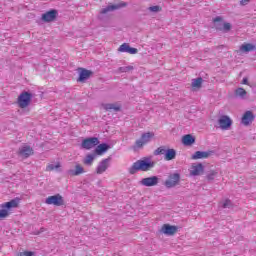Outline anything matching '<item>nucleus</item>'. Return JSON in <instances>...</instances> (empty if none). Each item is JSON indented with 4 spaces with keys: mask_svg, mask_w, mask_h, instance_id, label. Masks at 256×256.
<instances>
[{
    "mask_svg": "<svg viewBox=\"0 0 256 256\" xmlns=\"http://www.w3.org/2000/svg\"><path fill=\"white\" fill-rule=\"evenodd\" d=\"M153 167H155V162L152 161L149 157H144L134 162L128 171L130 175H135L137 171H151Z\"/></svg>",
    "mask_w": 256,
    "mask_h": 256,
    "instance_id": "nucleus-1",
    "label": "nucleus"
},
{
    "mask_svg": "<svg viewBox=\"0 0 256 256\" xmlns=\"http://www.w3.org/2000/svg\"><path fill=\"white\" fill-rule=\"evenodd\" d=\"M19 203H21V198L16 197L8 202H5L0 205V219H6L11 214L9 211L11 209H17L19 207Z\"/></svg>",
    "mask_w": 256,
    "mask_h": 256,
    "instance_id": "nucleus-2",
    "label": "nucleus"
},
{
    "mask_svg": "<svg viewBox=\"0 0 256 256\" xmlns=\"http://www.w3.org/2000/svg\"><path fill=\"white\" fill-rule=\"evenodd\" d=\"M214 29L220 31V33H229L233 29L231 23L226 22L222 16H216L212 19Z\"/></svg>",
    "mask_w": 256,
    "mask_h": 256,
    "instance_id": "nucleus-3",
    "label": "nucleus"
},
{
    "mask_svg": "<svg viewBox=\"0 0 256 256\" xmlns=\"http://www.w3.org/2000/svg\"><path fill=\"white\" fill-rule=\"evenodd\" d=\"M33 97L35 94L31 91H22L17 98V104L20 109H25L31 105V101H33Z\"/></svg>",
    "mask_w": 256,
    "mask_h": 256,
    "instance_id": "nucleus-4",
    "label": "nucleus"
},
{
    "mask_svg": "<svg viewBox=\"0 0 256 256\" xmlns=\"http://www.w3.org/2000/svg\"><path fill=\"white\" fill-rule=\"evenodd\" d=\"M155 137L154 132H144L142 133L140 139L136 140L135 146L137 149H141L143 145H147V143H151V139Z\"/></svg>",
    "mask_w": 256,
    "mask_h": 256,
    "instance_id": "nucleus-5",
    "label": "nucleus"
},
{
    "mask_svg": "<svg viewBox=\"0 0 256 256\" xmlns=\"http://www.w3.org/2000/svg\"><path fill=\"white\" fill-rule=\"evenodd\" d=\"M181 181V174L172 173L169 174L168 179L164 182V185L167 189H173V187H177Z\"/></svg>",
    "mask_w": 256,
    "mask_h": 256,
    "instance_id": "nucleus-6",
    "label": "nucleus"
},
{
    "mask_svg": "<svg viewBox=\"0 0 256 256\" xmlns=\"http://www.w3.org/2000/svg\"><path fill=\"white\" fill-rule=\"evenodd\" d=\"M46 205H54L55 207H61L62 205H65V200L63 199V196L61 194H56L49 196L45 199Z\"/></svg>",
    "mask_w": 256,
    "mask_h": 256,
    "instance_id": "nucleus-7",
    "label": "nucleus"
},
{
    "mask_svg": "<svg viewBox=\"0 0 256 256\" xmlns=\"http://www.w3.org/2000/svg\"><path fill=\"white\" fill-rule=\"evenodd\" d=\"M123 7H127V2H121L119 4L108 5L100 11V15L98 19H103L102 15H107V13H111V11H117V9H121Z\"/></svg>",
    "mask_w": 256,
    "mask_h": 256,
    "instance_id": "nucleus-8",
    "label": "nucleus"
},
{
    "mask_svg": "<svg viewBox=\"0 0 256 256\" xmlns=\"http://www.w3.org/2000/svg\"><path fill=\"white\" fill-rule=\"evenodd\" d=\"M99 145V138L97 137H88L82 140L81 149H86L87 151L97 147Z\"/></svg>",
    "mask_w": 256,
    "mask_h": 256,
    "instance_id": "nucleus-9",
    "label": "nucleus"
},
{
    "mask_svg": "<svg viewBox=\"0 0 256 256\" xmlns=\"http://www.w3.org/2000/svg\"><path fill=\"white\" fill-rule=\"evenodd\" d=\"M111 161H113V157L111 156H108L106 159H103L102 161H100L96 168L97 175H103V173H105V171L109 169L111 165Z\"/></svg>",
    "mask_w": 256,
    "mask_h": 256,
    "instance_id": "nucleus-10",
    "label": "nucleus"
},
{
    "mask_svg": "<svg viewBox=\"0 0 256 256\" xmlns=\"http://www.w3.org/2000/svg\"><path fill=\"white\" fill-rule=\"evenodd\" d=\"M59 15V11L57 9H51L47 11L46 13H43L41 16V20L43 23H53L57 19Z\"/></svg>",
    "mask_w": 256,
    "mask_h": 256,
    "instance_id": "nucleus-11",
    "label": "nucleus"
},
{
    "mask_svg": "<svg viewBox=\"0 0 256 256\" xmlns=\"http://www.w3.org/2000/svg\"><path fill=\"white\" fill-rule=\"evenodd\" d=\"M139 183L143 187H155L159 185V176H150L143 178Z\"/></svg>",
    "mask_w": 256,
    "mask_h": 256,
    "instance_id": "nucleus-12",
    "label": "nucleus"
},
{
    "mask_svg": "<svg viewBox=\"0 0 256 256\" xmlns=\"http://www.w3.org/2000/svg\"><path fill=\"white\" fill-rule=\"evenodd\" d=\"M218 123H219L220 128L223 131H227V130L231 129V125H233V120H231V118L227 115H222L218 119Z\"/></svg>",
    "mask_w": 256,
    "mask_h": 256,
    "instance_id": "nucleus-13",
    "label": "nucleus"
},
{
    "mask_svg": "<svg viewBox=\"0 0 256 256\" xmlns=\"http://www.w3.org/2000/svg\"><path fill=\"white\" fill-rule=\"evenodd\" d=\"M211 155H215L214 150L196 151L194 154H192L191 159H193L194 161H197L198 159H209Z\"/></svg>",
    "mask_w": 256,
    "mask_h": 256,
    "instance_id": "nucleus-14",
    "label": "nucleus"
},
{
    "mask_svg": "<svg viewBox=\"0 0 256 256\" xmlns=\"http://www.w3.org/2000/svg\"><path fill=\"white\" fill-rule=\"evenodd\" d=\"M78 71H79V77L77 79L78 83H85V81H87V79H89L91 75H93V71L87 70L85 68H78Z\"/></svg>",
    "mask_w": 256,
    "mask_h": 256,
    "instance_id": "nucleus-15",
    "label": "nucleus"
},
{
    "mask_svg": "<svg viewBox=\"0 0 256 256\" xmlns=\"http://www.w3.org/2000/svg\"><path fill=\"white\" fill-rule=\"evenodd\" d=\"M160 231L164 235H168V237H171V236L175 235V233H177V231H179V227L173 226L170 224H164Z\"/></svg>",
    "mask_w": 256,
    "mask_h": 256,
    "instance_id": "nucleus-16",
    "label": "nucleus"
},
{
    "mask_svg": "<svg viewBox=\"0 0 256 256\" xmlns=\"http://www.w3.org/2000/svg\"><path fill=\"white\" fill-rule=\"evenodd\" d=\"M118 51L120 53H129L130 55H137V53H139V50L137 48L131 47L129 43H123L122 45H120Z\"/></svg>",
    "mask_w": 256,
    "mask_h": 256,
    "instance_id": "nucleus-17",
    "label": "nucleus"
},
{
    "mask_svg": "<svg viewBox=\"0 0 256 256\" xmlns=\"http://www.w3.org/2000/svg\"><path fill=\"white\" fill-rule=\"evenodd\" d=\"M34 150L31 148V146H21L19 148L18 154L20 157H23L24 159H28V157H31L33 155Z\"/></svg>",
    "mask_w": 256,
    "mask_h": 256,
    "instance_id": "nucleus-18",
    "label": "nucleus"
},
{
    "mask_svg": "<svg viewBox=\"0 0 256 256\" xmlns=\"http://www.w3.org/2000/svg\"><path fill=\"white\" fill-rule=\"evenodd\" d=\"M67 175L70 177H79V175H83L85 173V168L80 164L75 165V169H69L66 171Z\"/></svg>",
    "mask_w": 256,
    "mask_h": 256,
    "instance_id": "nucleus-19",
    "label": "nucleus"
},
{
    "mask_svg": "<svg viewBox=\"0 0 256 256\" xmlns=\"http://www.w3.org/2000/svg\"><path fill=\"white\" fill-rule=\"evenodd\" d=\"M191 169L190 175L192 177H198V175H202L205 172V166L202 163L193 164Z\"/></svg>",
    "mask_w": 256,
    "mask_h": 256,
    "instance_id": "nucleus-20",
    "label": "nucleus"
},
{
    "mask_svg": "<svg viewBox=\"0 0 256 256\" xmlns=\"http://www.w3.org/2000/svg\"><path fill=\"white\" fill-rule=\"evenodd\" d=\"M253 121H255V114H253L249 110L246 111L242 116V120H241L242 125H246V126L251 125Z\"/></svg>",
    "mask_w": 256,
    "mask_h": 256,
    "instance_id": "nucleus-21",
    "label": "nucleus"
},
{
    "mask_svg": "<svg viewBox=\"0 0 256 256\" xmlns=\"http://www.w3.org/2000/svg\"><path fill=\"white\" fill-rule=\"evenodd\" d=\"M108 149H111V145L107 143H101L96 145V148L94 149L95 155H105L107 153Z\"/></svg>",
    "mask_w": 256,
    "mask_h": 256,
    "instance_id": "nucleus-22",
    "label": "nucleus"
},
{
    "mask_svg": "<svg viewBox=\"0 0 256 256\" xmlns=\"http://www.w3.org/2000/svg\"><path fill=\"white\" fill-rule=\"evenodd\" d=\"M182 144L185 147H191V145H195V136L191 134H186L182 137Z\"/></svg>",
    "mask_w": 256,
    "mask_h": 256,
    "instance_id": "nucleus-23",
    "label": "nucleus"
},
{
    "mask_svg": "<svg viewBox=\"0 0 256 256\" xmlns=\"http://www.w3.org/2000/svg\"><path fill=\"white\" fill-rule=\"evenodd\" d=\"M177 157V150L173 148H166V152L164 154L165 161H173Z\"/></svg>",
    "mask_w": 256,
    "mask_h": 256,
    "instance_id": "nucleus-24",
    "label": "nucleus"
},
{
    "mask_svg": "<svg viewBox=\"0 0 256 256\" xmlns=\"http://www.w3.org/2000/svg\"><path fill=\"white\" fill-rule=\"evenodd\" d=\"M251 51H255V45L251 43H244L239 48V53H251Z\"/></svg>",
    "mask_w": 256,
    "mask_h": 256,
    "instance_id": "nucleus-25",
    "label": "nucleus"
},
{
    "mask_svg": "<svg viewBox=\"0 0 256 256\" xmlns=\"http://www.w3.org/2000/svg\"><path fill=\"white\" fill-rule=\"evenodd\" d=\"M105 111H115L116 113L121 111V105H117L115 103H108L103 105Z\"/></svg>",
    "mask_w": 256,
    "mask_h": 256,
    "instance_id": "nucleus-26",
    "label": "nucleus"
},
{
    "mask_svg": "<svg viewBox=\"0 0 256 256\" xmlns=\"http://www.w3.org/2000/svg\"><path fill=\"white\" fill-rule=\"evenodd\" d=\"M191 85L194 89H201V87H203V78L198 77L196 79H192Z\"/></svg>",
    "mask_w": 256,
    "mask_h": 256,
    "instance_id": "nucleus-27",
    "label": "nucleus"
},
{
    "mask_svg": "<svg viewBox=\"0 0 256 256\" xmlns=\"http://www.w3.org/2000/svg\"><path fill=\"white\" fill-rule=\"evenodd\" d=\"M235 96L240 97V99H245V97H247V91L243 88H237L235 90Z\"/></svg>",
    "mask_w": 256,
    "mask_h": 256,
    "instance_id": "nucleus-28",
    "label": "nucleus"
},
{
    "mask_svg": "<svg viewBox=\"0 0 256 256\" xmlns=\"http://www.w3.org/2000/svg\"><path fill=\"white\" fill-rule=\"evenodd\" d=\"M95 155L97 154H87L85 159H84V164L85 165H93V161H95Z\"/></svg>",
    "mask_w": 256,
    "mask_h": 256,
    "instance_id": "nucleus-29",
    "label": "nucleus"
},
{
    "mask_svg": "<svg viewBox=\"0 0 256 256\" xmlns=\"http://www.w3.org/2000/svg\"><path fill=\"white\" fill-rule=\"evenodd\" d=\"M166 151H167V146H160L153 152V155H155V157H157V155L165 156Z\"/></svg>",
    "mask_w": 256,
    "mask_h": 256,
    "instance_id": "nucleus-30",
    "label": "nucleus"
},
{
    "mask_svg": "<svg viewBox=\"0 0 256 256\" xmlns=\"http://www.w3.org/2000/svg\"><path fill=\"white\" fill-rule=\"evenodd\" d=\"M218 174H219V172H217V170H211V171L206 175V179H207L208 181H214L216 175H218Z\"/></svg>",
    "mask_w": 256,
    "mask_h": 256,
    "instance_id": "nucleus-31",
    "label": "nucleus"
},
{
    "mask_svg": "<svg viewBox=\"0 0 256 256\" xmlns=\"http://www.w3.org/2000/svg\"><path fill=\"white\" fill-rule=\"evenodd\" d=\"M133 66H122L118 68L119 73H129V71H133Z\"/></svg>",
    "mask_w": 256,
    "mask_h": 256,
    "instance_id": "nucleus-32",
    "label": "nucleus"
},
{
    "mask_svg": "<svg viewBox=\"0 0 256 256\" xmlns=\"http://www.w3.org/2000/svg\"><path fill=\"white\" fill-rule=\"evenodd\" d=\"M231 207H233V202L230 199H226L222 203V209H231Z\"/></svg>",
    "mask_w": 256,
    "mask_h": 256,
    "instance_id": "nucleus-33",
    "label": "nucleus"
},
{
    "mask_svg": "<svg viewBox=\"0 0 256 256\" xmlns=\"http://www.w3.org/2000/svg\"><path fill=\"white\" fill-rule=\"evenodd\" d=\"M61 164H50L47 166V171H55V169H59Z\"/></svg>",
    "mask_w": 256,
    "mask_h": 256,
    "instance_id": "nucleus-34",
    "label": "nucleus"
},
{
    "mask_svg": "<svg viewBox=\"0 0 256 256\" xmlns=\"http://www.w3.org/2000/svg\"><path fill=\"white\" fill-rule=\"evenodd\" d=\"M148 9L149 11H151V13H159V11H161V6H150Z\"/></svg>",
    "mask_w": 256,
    "mask_h": 256,
    "instance_id": "nucleus-35",
    "label": "nucleus"
},
{
    "mask_svg": "<svg viewBox=\"0 0 256 256\" xmlns=\"http://www.w3.org/2000/svg\"><path fill=\"white\" fill-rule=\"evenodd\" d=\"M18 256H35V252H33V251H24V252L18 253Z\"/></svg>",
    "mask_w": 256,
    "mask_h": 256,
    "instance_id": "nucleus-36",
    "label": "nucleus"
},
{
    "mask_svg": "<svg viewBox=\"0 0 256 256\" xmlns=\"http://www.w3.org/2000/svg\"><path fill=\"white\" fill-rule=\"evenodd\" d=\"M242 85H249V78L244 77V78L242 79Z\"/></svg>",
    "mask_w": 256,
    "mask_h": 256,
    "instance_id": "nucleus-37",
    "label": "nucleus"
},
{
    "mask_svg": "<svg viewBox=\"0 0 256 256\" xmlns=\"http://www.w3.org/2000/svg\"><path fill=\"white\" fill-rule=\"evenodd\" d=\"M250 0H241L240 3L241 5H247V3H249Z\"/></svg>",
    "mask_w": 256,
    "mask_h": 256,
    "instance_id": "nucleus-38",
    "label": "nucleus"
},
{
    "mask_svg": "<svg viewBox=\"0 0 256 256\" xmlns=\"http://www.w3.org/2000/svg\"><path fill=\"white\" fill-rule=\"evenodd\" d=\"M43 231H45V228H40L39 233H43Z\"/></svg>",
    "mask_w": 256,
    "mask_h": 256,
    "instance_id": "nucleus-39",
    "label": "nucleus"
},
{
    "mask_svg": "<svg viewBox=\"0 0 256 256\" xmlns=\"http://www.w3.org/2000/svg\"><path fill=\"white\" fill-rule=\"evenodd\" d=\"M98 185H101V181L98 182Z\"/></svg>",
    "mask_w": 256,
    "mask_h": 256,
    "instance_id": "nucleus-40",
    "label": "nucleus"
}]
</instances>
